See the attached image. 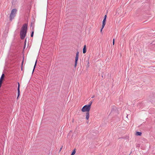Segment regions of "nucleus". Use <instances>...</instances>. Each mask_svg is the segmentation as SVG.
Wrapping results in <instances>:
<instances>
[{"mask_svg": "<svg viewBox=\"0 0 155 155\" xmlns=\"http://www.w3.org/2000/svg\"><path fill=\"white\" fill-rule=\"evenodd\" d=\"M28 25L27 24L25 23L21 28L20 32V36L22 40L23 39L25 36L27 30Z\"/></svg>", "mask_w": 155, "mask_h": 155, "instance_id": "1", "label": "nucleus"}, {"mask_svg": "<svg viewBox=\"0 0 155 155\" xmlns=\"http://www.w3.org/2000/svg\"><path fill=\"white\" fill-rule=\"evenodd\" d=\"M17 11V10L15 8L13 9L12 10L10 15V21H12L15 16Z\"/></svg>", "mask_w": 155, "mask_h": 155, "instance_id": "2", "label": "nucleus"}, {"mask_svg": "<svg viewBox=\"0 0 155 155\" xmlns=\"http://www.w3.org/2000/svg\"><path fill=\"white\" fill-rule=\"evenodd\" d=\"M36 63H37V61H36V62L35 63V66H34V69H33V71H34V70L35 68V67L36 64Z\"/></svg>", "mask_w": 155, "mask_h": 155, "instance_id": "14", "label": "nucleus"}, {"mask_svg": "<svg viewBox=\"0 0 155 155\" xmlns=\"http://www.w3.org/2000/svg\"><path fill=\"white\" fill-rule=\"evenodd\" d=\"M79 52L78 51H77L76 53L75 59V65L74 66L75 67H76V66L77 64V61L78 59V56H79Z\"/></svg>", "mask_w": 155, "mask_h": 155, "instance_id": "4", "label": "nucleus"}, {"mask_svg": "<svg viewBox=\"0 0 155 155\" xmlns=\"http://www.w3.org/2000/svg\"><path fill=\"white\" fill-rule=\"evenodd\" d=\"M25 46H24V48H25Z\"/></svg>", "mask_w": 155, "mask_h": 155, "instance_id": "23", "label": "nucleus"}, {"mask_svg": "<svg viewBox=\"0 0 155 155\" xmlns=\"http://www.w3.org/2000/svg\"><path fill=\"white\" fill-rule=\"evenodd\" d=\"M25 46H24V48H25Z\"/></svg>", "mask_w": 155, "mask_h": 155, "instance_id": "24", "label": "nucleus"}, {"mask_svg": "<svg viewBox=\"0 0 155 155\" xmlns=\"http://www.w3.org/2000/svg\"><path fill=\"white\" fill-rule=\"evenodd\" d=\"M86 45H84V48H83V53L84 54L86 53Z\"/></svg>", "mask_w": 155, "mask_h": 155, "instance_id": "8", "label": "nucleus"}, {"mask_svg": "<svg viewBox=\"0 0 155 155\" xmlns=\"http://www.w3.org/2000/svg\"><path fill=\"white\" fill-rule=\"evenodd\" d=\"M2 80H0V84L2 85Z\"/></svg>", "mask_w": 155, "mask_h": 155, "instance_id": "19", "label": "nucleus"}, {"mask_svg": "<svg viewBox=\"0 0 155 155\" xmlns=\"http://www.w3.org/2000/svg\"><path fill=\"white\" fill-rule=\"evenodd\" d=\"M18 87L17 88L18 91V96L17 98V99H18V98L20 94V84L18 82Z\"/></svg>", "mask_w": 155, "mask_h": 155, "instance_id": "5", "label": "nucleus"}, {"mask_svg": "<svg viewBox=\"0 0 155 155\" xmlns=\"http://www.w3.org/2000/svg\"><path fill=\"white\" fill-rule=\"evenodd\" d=\"M89 117V112H87L86 113V118L87 120H88Z\"/></svg>", "mask_w": 155, "mask_h": 155, "instance_id": "6", "label": "nucleus"}, {"mask_svg": "<svg viewBox=\"0 0 155 155\" xmlns=\"http://www.w3.org/2000/svg\"><path fill=\"white\" fill-rule=\"evenodd\" d=\"M103 28H104L103 27V26H102V28H101V32L102 31V29H103Z\"/></svg>", "mask_w": 155, "mask_h": 155, "instance_id": "20", "label": "nucleus"}, {"mask_svg": "<svg viewBox=\"0 0 155 155\" xmlns=\"http://www.w3.org/2000/svg\"><path fill=\"white\" fill-rule=\"evenodd\" d=\"M92 102L91 101L89 103V104L88 105H87L88 106H89L90 107V108L91 107V106L92 104Z\"/></svg>", "mask_w": 155, "mask_h": 155, "instance_id": "13", "label": "nucleus"}, {"mask_svg": "<svg viewBox=\"0 0 155 155\" xmlns=\"http://www.w3.org/2000/svg\"><path fill=\"white\" fill-rule=\"evenodd\" d=\"M4 74H2L0 80H2L4 78Z\"/></svg>", "mask_w": 155, "mask_h": 155, "instance_id": "11", "label": "nucleus"}, {"mask_svg": "<svg viewBox=\"0 0 155 155\" xmlns=\"http://www.w3.org/2000/svg\"><path fill=\"white\" fill-rule=\"evenodd\" d=\"M94 95L93 96H92V97H91V98H94Z\"/></svg>", "mask_w": 155, "mask_h": 155, "instance_id": "21", "label": "nucleus"}, {"mask_svg": "<svg viewBox=\"0 0 155 155\" xmlns=\"http://www.w3.org/2000/svg\"><path fill=\"white\" fill-rule=\"evenodd\" d=\"M23 60L22 61V63H21V70L22 71V65H23Z\"/></svg>", "mask_w": 155, "mask_h": 155, "instance_id": "16", "label": "nucleus"}, {"mask_svg": "<svg viewBox=\"0 0 155 155\" xmlns=\"http://www.w3.org/2000/svg\"><path fill=\"white\" fill-rule=\"evenodd\" d=\"M34 29V27H33L32 29V32L31 34V37H32L33 36Z\"/></svg>", "mask_w": 155, "mask_h": 155, "instance_id": "7", "label": "nucleus"}, {"mask_svg": "<svg viewBox=\"0 0 155 155\" xmlns=\"http://www.w3.org/2000/svg\"><path fill=\"white\" fill-rule=\"evenodd\" d=\"M106 22V20H105V19H104L103 20V21H102V26H103V28H104V26L105 25Z\"/></svg>", "mask_w": 155, "mask_h": 155, "instance_id": "9", "label": "nucleus"}, {"mask_svg": "<svg viewBox=\"0 0 155 155\" xmlns=\"http://www.w3.org/2000/svg\"><path fill=\"white\" fill-rule=\"evenodd\" d=\"M91 108L87 105L84 106L81 109V111L83 112H89Z\"/></svg>", "mask_w": 155, "mask_h": 155, "instance_id": "3", "label": "nucleus"}, {"mask_svg": "<svg viewBox=\"0 0 155 155\" xmlns=\"http://www.w3.org/2000/svg\"><path fill=\"white\" fill-rule=\"evenodd\" d=\"M114 41H115V40H114V38L113 40V45H114Z\"/></svg>", "mask_w": 155, "mask_h": 155, "instance_id": "18", "label": "nucleus"}, {"mask_svg": "<svg viewBox=\"0 0 155 155\" xmlns=\"http://www.w3.org/2000/svg\"><path fill=\"white\" fill-rule=\"evenodd\" d=\"M75 152H76V151H75V149H74L73 150V151L72 152L71 155H74L75 154Z\"/></svg>", "mask_w": 155, "mask_h": 155, "instance_id": "12", "label": "nucleus"}, {"mask_svg": "<svg viewBox=\"0 0 155 155\" xmlns=\"http://www.w3.org/2000/svg\"><path fill=\"white\" fill-rule=\"evenodd\" d=\"M63 147V145H62L61 147V148H60V149L59 152H60L61 151V150L62 149V148Z\"/></svg>", "mask_w": 155, "mask_h": 155, "instance_id": "17", "label": "nucleus"}, {"mask_svg": "<svg viewBox=\"0 0 155 155\" xmlns=\"http://www.w3.org/2000/svg\"><path fill=\"white\" fill-rule=\"evenodd\" d=\"M1 85H1V84H0V88H1Z\"/></svg>", "mask_w": 155, "mask_h": 155, "instance_id": "22", "label": "nucleus"}, {"mask_svg": "<svg viewBox=\"0 0 155 155\" xmlns=\"http://www.w3.org/2000/svg\"><path fill=\"white\" fill-rule=\"evenodd\" d=\"M142 134L141 132H140L137 131L136 133V135L137 136H140Z\"/></svg>", "mask_w": 155, "mask_h": 155, "instance_id": "10", "label": "nucleus"}, {"mask_svg": "<svg viewBox=\"0 0 155 155\" xmlns=\"http://www.w3.org/2000/svg\"><path fill=\"white\" fill-rule=\"evenodd\" d=\"M106 18H107V15H104V19H105V20H106Z\"/></svg>", "mask_w": 155, "mask_h": 155, "instance_id": "15", "label": "nucleus"}]
</instances>
